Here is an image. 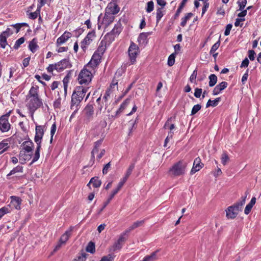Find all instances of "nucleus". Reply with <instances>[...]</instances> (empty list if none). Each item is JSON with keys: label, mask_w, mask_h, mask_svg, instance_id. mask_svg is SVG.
<instances>
[{"label": "nucleus", "mask_w": 261, "mask_h": 261, "mask_svg": "<svg viewBox=\"0 0 261 261\" xmlns=\"http://www.w3.org/2000/svg\"><path fill=\"white\" fill-rule=\"evenodd\" d=\"M197 72L196 70H194L191 75L189 80L191 83H193L196 79Z\"/></svg>", "instance_id": "obj_60"}, {"label": "nucleus", "mask_w": 261, "mask_h": 261, "mask_svg": "<svg viewBox=\"0 0 261 261\" xmlns=\"http://www.w3.org/2000/svg\"><path fill=\"white\" fill-rule=\"evenodd\" d=\"M56 66V70L60 72L64 69L71 67V65L68 60L63 59L60 62L55 63Z\"/></svg>", "instance_id": "obj_15"}, {"label": "nucleus", "mask_w": 261, "mask_h": 261, "mask_svg": "<svg viewBox=\"0 0 261 261\" xmlns=\"http://www.w3.org/2000/svg\"><path fill=\"white\" fill-rule=\"evenodd\" d=\"M221 162L223 165H226L229 160V156L226 152H223L221 156Z\"/></svg>", "instance_id": "obj_41"}, {"label": "nucleus", "mask_w": 261, "mask_h": 261, "mask_svg": "<svg viewBox=\"0 0 261 261\" xmlns=\"http://www.w3.org/2000/svg\"><path fill=\"white\" fill-rule=\"evenodd\" d=\"M46 69L48 72L52 73L54 70H56V64H49Z\"/></svg>", "instance_id": "obj_62"}, {"label": "nucleus", "mask_w": 261, "mask_h": 261, "mask_svg": "<svg viewBox=\"0 0 261 261\" xmlns=\"http://www.w3.org/2000/svg\"><path fill=\"white\" fill-rule=\"evenodd\" d=\"M106 49V43L103 40H102L100 42V44H99L97 50L94 53H97V54L102 56V55L105 51Z\"/></svg>", "instance_id": "obj_30"}, {"label": "nucleus", "mask_w": 261, "mask_h": 261, "mask_svg": "<svg viewBox=\"0 0 261 261\" xmlns=\"http://www.w3.org/2000/svg\"><path fill=\"white\" fill-rule=\"evenodd\" d=\"M122 31V24L120 21H118L115 25L113 30L110 32L106 34L105 36L106 39L109 40V41L111 42L114 40L115 37L118 36Z\"/></svg>", "instance_id": "obj_8"}, {"label": "nucleus", "mask_w": 261, "mask_h": 261, "mask_svg": "<svg viewBox=\"0 0 261 261\" xmlns=\"http://www.w3.org/2000/svg\"><path fill=\"white\" fill-rule=\"evenodd\" d=\"M154 8V4L152 1L148 2L147 3V7L146 9V11L147 13H150L153 10Z\"/></svg>", "instance_id": "obj_47"}, {"label": "nucleus", "mask_w": 261, "mask_h": 261, "mask_svg": "<svg viewBox=\"0 0 261 261\" xmlns=\"http://www.w3.org/2000/svg\"><path fill=\"white\" fill-rule=\"evenodd\" d=\"M150 33H141L140 34L138 38V41L140 45H145L147 43V37L150 35Z\"/></svg>", "instance_id": "obj_24"}, {"label": "nucleus", "mask_w": 261, "mask_h": 261, "mask_svg": "<svg viewBox=\"0 0 261 261\" xmlns=\"http://www.w3.org/2000/svg\"><path fill=\"white\" fill-rule=\"evenodd\" d=\"M61 98L59 96L54 102L53 103L54 107L55 109H60L61 107Z\"/></svg>", "instance_id": "obj_52"}, {"label": "nucleus", "mask_w": 261, "mask_h": 261, "mask_svg": "<svg viewBox=\"0 0 261 261\" xmlns=\"http://www.w3.org/2000/svg\"><path fill=\"white\" fill-rule=\"evenodd\" d=\"M232 25L230 23L226 25L225 31L224 32L225 36H228L229 35L231 29H232Z\"/></svg>", "instance_id": "obj_59"}, {"label": "nucleus", "mask_w": 261, "mask_h": 261, "mask_svg": "<svg viewBox=\"0 0 261 261\" xmlns=\"http://www.w3.org/2000/svg\"><path fill=\"white\" fill-rule=\"evenodd\" d=\"M139 53V47L134 42H131L128 49L130 65L134 64L136 62V58Z\"/></svg>", "instance_id": "obj_7"}, {"label": "nucleus", "mask_w": 261, "mask_h": 261, "mask_svg": "<svg viewBox=\"0 0 261 261\" xmlns=\"http://www.w3.org/2000/svg\"><path fill=\"white\" fill-rule=\"evenodd\" d=\"M32 156V153H28L23 151H20L19 154V159L20 161H23L22 163H25L26 161L30 160Z\"/></svg>", "instance_id": "obj_25"}, {"label": "nucleus", "mask_w": 261, "mask_h": 261, "mask_svg": "<svg viewBox=\"0 0 261 261\" xmlns=\"http://www.w3.org/2000/svg\"><path fill=\"white\" fill-rule=\"evenodd\" d=\"M202 90L201 88H196L195 89L194 96L196 98H199L202 94Z\"/></svg>", "instance_id": "obj_55"}, {"label": "nucleus", "mask_w": 261, "mask_h": 261, "mask_svg": "<svg viewBox=\"0 0 261 261\" xmlns=\"http://www.w3.org/2000/svg\"><path fill=\"white\" fill-rule=\"evenodd\" d=\"M120 11V8L118 5V0H112L110 2L105 10V12L114 16Z\"/></svg>", "instance_id": "obj_10"}, {"label": "nucleus", "mask_w": 261, "mask_h": 261, "mask_svg": "<svg viewBox=\"0 0 261 261\" xmlns=\"http://www.w3.org/2000/svg\"><path fill=\"white\" fill-rule=\"evenodd\" d=\"M126 239V232H123L120 234L118 240L109 248V251L110 252H114L120 250Z\"/></svg>", "instance_id": "obj_6"}, {"label": "nucleus", "mask_w": 261, "mask_h": 261, "mask_svg": "<svg viewBox=\"0 0 261 261\" xmlns=\"http://www.w3.org/2000/svg\"><path fill=\"white\" fill-rule=\"evenodd\" d=\"M89 88L83 86H77L73 91L71 100L70 108L75 112H77L80 108V103L82 101L85 94Z\"/></svg>", "instance_id": "obj_2"}, {"label": "nucleus", "mask_w": 261, "mask_h": 261, "mask_svg": "<svg viewBox=\"0 0 261 261\" xmlns=\"http://www.w3.org/2000/svg\"><path fill=\"white\" fill-rule=\"evenodd\" d=\"M9 147V143L8 141L3 140L0 142V154L3 153L4 152L6 151Z\"/></svg>", "instance_id": "obj_33"}, {"label": "nucleus", "mask_w": 261, "mask_h": 261, "mask_svg": "<svg viewBox=\"0 0 261 261\" xmlns=\"http://www.w3.org/2000/svg\"><path fill=\"white\" fill-rule=\"evenodd\" d=\"M226 216L227 219H233L238 216L239 212H241L238 207H236L234 204L227 207L225 210Z\"/></svg>", "instance_id": "obj_13"}, {"label": "nucleus", "mask_w": 261, "mask_h": 261, "mask_svg": "<svg viewBox=\"0 0 261 261\" xmlns=\"http://www.w3.org/2000/svg\"><path fill=\"white\" fill-rule=\"evenodd\" d=\"M11 111L3 115L0 118V130L3 132H7L10 128V124L8 121V118Z\"/></svg>", "instance_id": "obj_11"}, {"label": "nucleus", "mask_w": 261, "mask_h": 261, "mask_svg": "<svg viewBox=\"0 0 261 261\" xmlns=\"http://www.w3.org/2000/svg\"><path fill=\"white\" fill-rule=\"evenodd\" d=\"M84 116L86 119L89 121L93 117L94 114V108L92 105H87L84 110Z\"/></svg>", "instance_id": "obj_16"}, {"label": "nucleus", "mask_w": 261, "mask_h": 261, "mask_svg": "<svg viewBox=\"0 0 261 261\" xmlns=\"http://www.w3.org/2000/svg\"><path fill=\"white\" fill-rule=\"evenodd\" d=\"M110 168H111V163L109 162L108 164H107L106 165H105V166L103 167V169H102V173L103 174H106L108 173L109 170L110 169Z\"/></svg>", "instance_id": "obj_58"}, {"label": "nucleus", "mask_w": 261, "mask_h": 261, "mask_svg": "<svg viewBox=\"0 0 261 261\" xmlns=\"http://www.w3.org/2000/svg\"><path fill=\"white\" fill-rule=\"evenodd\" d=\"M23 168L22 166H17V167L13 168L10 173L7 175V176L13 175L17 172H22Z\"/></svg>", "instance_id": "obj_40"}, {"label": "nucleus", "mask_w": 261, "mask_h": 261, "mask_svg": "<svg viewBox=\"0 0 261 261\" xmlns=\"http://www.w3.org/2000/svg\"><path fill=\"white\" fill-rule=\"evenodd\" d=\"M159 250L152 252L150 255L145 256L141 261H156L158 259V253Z\"/></svg>", "instance_id": "obj_26"}, {"label": "nucleus", "mask_w": 261, "mask_h": 261, "mask_svg": "<svg viewBox=\"0 0 261 261\" xmlns=\"http://www.w3.org/2000/svg\"><path fill=\"white\" fill-rule=\"evenodd\" d=\"M203 166V164L201 163V160L198 157L195 159L192 168L191 170V174H193L196 172L199 171Z\"/></svg>", "instance_id": "obj_18"}, {"label": "nucleus", "mask_w": 261, "mask_h": 261, "mask_svg": "<svg viewBox=\"0 0 261 261\" xmlns=\"http://www.w3.org/2000/svg\"><path fill=\"white\" fill-rule=\"evenodd\" d=\"M11 199L10 205H8V206L10 207L11 206L17 210H20L21 199L19 197L12 196L11 197Z\"/></svg>", "instance_id": "obj_19"}, {"label": "nucleus", "mask_w": 261, "mask_h": 261, "mask_svg": "<svg viewBox=\"0 0 261 261\" xmlns=\"http://www.w3.org/2000/svg\"><path fill=\"white\" fill-rule=\"evenodd\" d=\"M29 48L32 53H35L38 48L37 41L35 38H34L29 43Z\"/></svg>", "instance_id": "obj_31"}, {"label": "nucleus", "mask_w": 261, "mask_h": 261, "mask_svg": "<svg viewBox=\"0 0 261 261\" xmlns=\"http://www.w3.org/2000/svg\"><path fill=\"white\" fill-rule=\"evenodd\" d=\"M95 37V33L94 31L89 32L85 38L81 42V48L83 50H85L88 46L92 42V40Z\"/></svg>", "instance_id": "obj_14"}, {"label": "nucleus", "mask_w": 261, "mask_h": 261, "mask_svg": "<svg viewBox=\"0 0 261 261\" xmlns=\"http://www.w3.org/2000/svg\"><path fill=\"white\" fill-rule=\"evenodd\" d=\"M24 42V39L23 37H21L18 39L14 45V48L15 49H17L19 47L21 44H22Z\"/></svg>", "instance_id": "obj_49"}, {"label": "nucleus", "mask_w": 261, "mask_h": 261, "mask_svg": "<svg viewBox=\"0 0 261 261\" xmlns=\"http://www.w3.org/2000/svg\"><path fill=\"white\" fill-rule=\"evenodd\" d=\"M249 63V60L248 58H246L242 62L240 67L241 68L243 67H248Z\"/></svg>", "instance_id": "obj_64"}, {"label": "nucleus", "mask_w": 261, "mask_h": 261, "mask_svg": "<svg viewBox=\"0 0 261 261\" xmlns=\"http://www.w3.org/2000/svg\"><path fill=\"white\" fill-rule=\"evenodd\" d=\"M86 250L88 252L94 253L95 251V244L92 242H90L86 247Z\"/></svg>", "instance_id": "obj_36"}, {"label": "nucleus", "mask_w": 261, "mask_h": 261, "mask_svg": "<svg viewBox=\"0 0 261 261\" xmlns=\"http://www.w3.org/2000/svg\"><path fill=\"white\" fill-rule=\"evenodd\" d=\"M256 202V198L253 197L251 199V201L249 202L248 204H247L245 208L244 213L246 215H248L251 211L253 206L255 204Z\"/></svg>", "instance_id": "obj_28"}, {"label": "nucleus", "mask_w": 261, "mask_h": 261, "mask_svg": "<svg viewBox=\"0 0 261 261\" xmlns=\"http://www.w3.org/2000/svg\"><path fill=\"white\" fill-rule=\"evenodd\" d=\"M164 13L162 8H158L156 10V23H158L162 17L163 16Z\"/></svg>", "instance_id": "obj_42"}, {"label": "nucleus", "mask_w": 261, "mask_h": 261, "mask_svg": "<svg viewBox=\"0 0 261 261\" xmlns=\"http://www.w3.org/2000/svg\"><path fill=\"white\" fill-rule=\"evenodd\" d=\"M246 201V197H243L242 198V200L237 203H235L234 205L238 207V209L241 211H242V206L245 204Z\"/></svg>", "instance_id": "obj_44"}, {"label": "nucleus", "mask_w": 261, "mask_h": 261, "mask_svg": "<svg viewBox=\"0 0 261 261\" xmlns=\"http://www.w3.org/2000/svg\"><path fill=\"white\" fill-rule=\"evenodd\" d=\"M98 151V149L96 148V147H94L91 151V158L90 162L92 163V164H93L94 163V154L95 153H97Z\"/></svg>", "instance_id": "obj_53"}, {"label": "nucleus", "mask_w": 261, "mask_h": 261, "mask_svg": "<svg viewBox=\"0 0 261 261\" xmlns=\"http://www.w3.org/2000/svg\"><path fill=\"white\" fill-rule=\"evenodd\" d=\"M193 16V14L192 13H188L186 14L185 16L183 18H182V19H181L180 25L182 27H185L187 21L189 20Z\"/></svg>", "instance_id": "obj_35"}, {"label": "nucleus", "mask_w": 261, "mask_h": 261, "mask_svg": "<svg viewBox=\"0 0 261 261\" xmlns=\"http://www.w3.org/2000/svg\"><path fill=\"white\" fill-rule=\"evenodd\" d=\"M39 12L40 11H38L37 9L35 12L30 13L29 15V18L32 19H36L37 17Z\"/></svg>", "instance_id": "obj_57"}, {"label": "nucleus", "mask_w": 261, "mask_h": 261, "mask_svg": "<svg viewBox=\"0 0 261 261\" xmlns=\"http://www.w3.org/2000/svg\"><path fill=\"white\" fill-rule=\"evenodd\" d=\"M208 79L210 80L209 86L213 87L217 83V76L214 74H212L209 76Z\"/></svg>", "instance_id": "obj_37"}, {"label": "nucleus", "mask_w": 261, "mask_h": 261, "mask_svg": "<svg viewBox=\"0 0 261 261\" xmlns=\"http://www.w3.org/2000/svg\"><path fill=\"white\" fill-rule=\"evenodd\" d=\"M7 37L6 35H4L3 34L0 35V45L3 48H5L7 44Z\"/></svg>", "instance_id": "obj_39"}, {"label": "nucleus", "mask_w": 261, "mask_h": 261, "mask_svg": "<svg viewBox=\"0 0 261 261\" xmlns=\"http://www.w3.org/2000/svg\"><path fill=\"white\" fill-rule=\"evenodd\" d=\"M28 108L38 109L43 106V101L39 95V87L38 86H32L29 90L27 96Z\"/></svg>", "instance_id": "obj_1"}, {"label": "nucleus", "mask_w": 261, "mask_h": 261, "mask_svg": "<svg viewBox=\"0 0 261 261\" xmlns=\"http://www.w3.org/2000/svg\"><path fill=\"white\" fill-rule=\"evenodd\" d=\"M95 71L85 66L80 72L77 81L80 85H88L92 81Z\"/></svg>", "instance_id": "obj_5"}, {"label": "nucleus", "mask_w": 261, "mask_h": 261, "mask_svg": "<svg viewBox=\"0 0 261 261\" xmlns=\"http://www.w3.org/2000/svg\"><path fill=\"white\" fill-rule=\"evenodd\" d=\"M220 100H221L220 97L216 98L214 100L209 99L206 104V108H208L211 106H212L213 107H216L218 105V103L220 101Z\"/></svg>", "instance_id": "obj_32"}, {"label": "nucleus", "mask_w": 261, "mask_h": 261, "mask_svg": "<svg viewBox=\"0 0 261 261\" xmlns=\"http://www.w3.org/2000/svg\"><path fill=\"white\" fill-rule=\"evenodd\" d=\"M20 151L27 152L28 153H32L34 148V143L31 141H25L20 145Z\"/></svg>", "instance_id": "obj_17"}, {"label": "nucleus", "mask_w": 261, "mask_h": 261, "mask_svg": "<svg viewBox=\"0 0 261 261\" xmlns=\"http://www.w3.org/2000/svg\"><path fill=\"white\" fill-rule=\"evenodd\" d=\"M228 86V83L226 82H222L217 85L213 91V94L217 95L219 94L222 91L225 89Z\"/></svg>", "instance_id": "obj_23"}, {"label": "nucleus", "mask_w": 261, "mask_h": 261, "mask_svg": "<svg viewBox=\"0 0 261 261\" xmlns=\"http://www.w3.org/2000/svg\"><path fill=\"white\" fill-rule=\"evenodd\" d=\"M119 191L118 189H117L116 188V189H114V190H113V191L112 192L111 194H110V195L109 196V198L108 199V200L109 201H111V200L114 198V197L115 196V195L116 194H117L118 193V192H119Z\"/></svg>", "instance_id": "obj_61"}, {"label": "nucleus", "mask_w": 261, "mask_h": 261, "mask_svg": "<svg viewBox=\"0 0 261 261\" xmlns=\"http://www.w3.org/2000/svg\"><path fill=\"white\" fill-rule=\"evenodd\" d=\"M187 167V162L183 160H180L174 163L169 168L168 173L172 177L182 176L186 173Z\"/></svg>", "instance_id": "obj_4"}, {"label": "nucleus", "mask_w": 261, "mask_h": 261, "mask_svg": "<svg viewBox=\"0 0 261 261\" xmlns=\"http://www.w3.org/2000/svg\"><path fill=\"white\" fill-rule=\"evenodd\" d=\"M100 14L98 18V29L100 30L102 25H103L105 28L108 27L110 24H111L115 19V16L109 13H107L105 12L104 17L102 19L101 22H99V19L100 17Z\"/></svg>", "instance_id": "obj_9"}, {"label": "nucleus", "mask_w": 261, "mask_h": 261, "mask_svg": "<svg viewBox=\"0 0 261 261\" xmlns=\"http://www.w3.org/2000/svg\"><path fill=\"white\" fill-rule=\"evenodd\" d=\"M248 57L251 61L255 59V53L253 50H249L248 51Z\"/></svg>", "instance_id": "obj_56"}, {"label": "nucleus", "mask_w": 261, "mask_h": 261, "mask_svg": "<svg viewBox=\"0 0 261 261\" xmlns=\"http://www.w3.org/2000/svg\"><path fill=\"white\" fill-rule=\"evenodd\" d=\"M10 212L11 210L10 206H4L0 208V219L4 215L9 213Z\"/></svg>", "instance_id": "obj_38"}, {"label": "nucleus", "mask_w": 261, "mask_h": 261, "mask_svg": "<svg viewBox=\"0 0 261 261\" xmlns=\"http://www.w3.org/2000/svg\"><path fill=\"white\" fill-rule=\"evenodd\" d=\"M113 93V90L111 89H108L106 93L103 96V99L105 101V109L106 110L108 105L110 103V102L112 101L111 95Z\"/></svg>", "instance_id": "obj_22"}, {"label": "nucleus", "mask_w": 261, "mask_h": 261, "mask_svg": "<svg viewBox=\"0 0 261 261\" xmlns=\"http://www.w3.org/2000/svg\"><path fill=\"white\" fill-rule=\"evenodd\" d=\"M72 36L71 33L65 31L60 37L57 39L56 44L57 46L61 45L66 42Z\"/></svg>", "instance_id": "obj_20"}, {"label": "nucleus", "mask_w": 261, "mask_h": 261, "mask_svg": "<svg viewBox=\"0 0 261 261\" xmlns=\"http://www.w3.org/2000/svg\"><path fill=\"white\" fill-rule=\"evenodd\" d=\"M87 254L83 252L81 255L77 256V259H74V261H85L87 259Z\"/></svg>", "instance_id": "obj_50"}, {"label": "nucleus", "mask_w": 261, "mask_h": 261, "mask_svg": "<svg viewBox=\"0 0 261 261\" xmlns=\"http://www.w3.org/2000/svg\"><path fill=\"white\" fill-rule=\"evenodd\" d=\"M56 129H57L56 124V123L54 122L53 124V125H51V129H50V136H51L50 140V143H51L52 141H53V136H54V135H55V134L56 133Z\"/></svg>", "instance_id": "obj_46"}, {"label": "nucleus", "mask_w": 261, "mask_h": 261, "mask_svg": "<svg viewBox=\"0 0 261 261\" xmlns=\"http://www.w3.org/2000/svg\"><path fill=\"white\" fill-rule=\"evenodd\" d=\"M143 223V221H138L135 222H134L128 228V229L126 230L124 232H126V234L127 233H129L130 231L132 230L137 228L139 226L142 224Z\"/></svg>", "instance_id": "obj_34"}, {"label": "nucleus", "mask_w": 261, "mask_h": 261, "mask_svg": "<svg viewBox=\"0 0 261 261\" xmlns=\"http://www.w3.org/2000/svg\"><path fill=\"white\" fill-rule=\"evenodd\" d=\"M114 257L109 254L108 255L103 256L99 261H113Z\"/></svg>", "instance_id": "obj_54"}, {"label": "nucleus", "mask_w": 261, "mask_h": 261, "mask_svg": "<svg viewBox=\"0 0 261 261\" xmlns=\"http://www.w3.org/2000/svg\"><path fill=\"white\" fill-rule=\"evenodd\" d=\"M220 45V41H218L216 43H215L210 50V54H214L219 48Z\"/></svg>", "instance_id": "obj_48"}, {"label": "nucleus", "mask_w": 261, "mask_h": 261, "mask_svg": "<svg viewBox=\"0 0 261 261\" xmlns=\"http://www.w3.org/2000/svg\"><path fill=\"white\" fill-rule=\"evenodd\" d=\"M201 108V106L199 104L194 105L192 109L191 115H194L197 113Z\"/></svg>", "instance_id": "obj_45"}, {"label": "nucleus", "mask_w": 261, "mask_h": 261, "mask_svg": "<svg viewBox=\"0 0 261 261\" xmlns=\"http://www.w3.org/2000/svg\"><path fill=\"white\" fill-rule=\"evenodd\" d=\"M238 4L239 6V10H243L247 4L246 0H239L238 2Z\"/></svg>", "instance_id": "obj_51"}, {"label": "nucleus", "mask_w": 261, "mask_h": 261, "mask_svg": "<svg viewBox=\"0 0 261 261\" xmlns=\"http://www.w3.org/2000/svg\"><path fill=\"white\" fill-rule=\"evenodd\" d=\"M130 100V98H126L120 105V108L116 112V116H118L120 113H121L126 108L127 105L129 104Z\"/></svg>", "instance_id": "obj_27"}, {"label": "nucleus", "mask_w": 261, "mask_h": 261, "mask_svg": "<svg viewBox=\"0 0 261 261\" xmlns=\"http://www.w3.org/2000/svg\"><path fill=\"white\" fill-rule=\"evenodd\" d=\"M73 229V227L70 226L64 234H63L60 238L59 241L61 242V243L64 244V245L68 241L70 236H71L72 232Z\"/></svg>", "instance_id": "obj_21"}, {"label": "nucleus", "mask_w": 261, "mask_h": 261, "mask_svg": "<svg viewBox=\"0 0 261 261\" xmlns=\"http://www.w3.org/2000/svg\"><path fill=\"white\" fill-rule=\"evenodd\" d=\"M175 53H173L169 56L168 59V65L172 66L175 63Z\"/></svg>", "instance_id": "obj_43"}, {"label": "nucleus", "mask_w": 261, "mask_h": 261, "mask_svg": "<svg viewBox=\"0 0 261 261\" xmlns=\"http://www.w3.org/2000/svg\"><path fill=\"white\" fill-rule=\"evenodd\" d=\"M245 20V18H237L236 19L235 22H234V25L235 27H238L240 26L242 27L243 24H240V22L241 21H244Z\"/></svg>", "instance_id": "obj_63"}, {"label": "nucleus", "mask_w": 261, "mask_h": 261, "mask_svg": "<svg viewBox=\"0 0 261 261\" xmlns=\"http://www.w3.org/2000/svg\"><path fill=\"white\" fill-rule=\"evenodd\" d=\"M36 134L34 138L35 142L37 144L35 154L33 157V160L31 164H33L38 160L40 157V150L41 148V144L42 138L44 135V126L42 125L36 126Z\"/></svg>", "instance_id": "obj_3"}, {"label": "nucleus", "mask_w": 261, "mask_h": 261, "mask_svg": "<svg viewBox=\"0 0 261 261\" xmlns=\"http://www.w3.org/2000/svg\"><path fill=\"white\" fill-rule=\"evenodd\" d=\"M101 56L97 53H94L90 61L85 66L95 71L101 62Z\"/></svg>", "instance_id": "obj_12"}, {"label": "nucleus", "mask_w": 261, "mask_h": 261, "mask_svg": "<svg viewBox=\"0 0 261 261\" xmlns=\"http://www.w3.org/2000/svg\"><path fill=\"white\" fill-rule=\"evenodd\" d=\"M90 184H92L93 187L94 188H99L101 184V181L100 180L98 179V177H93L91 178L90 181L87 184V186H89Z\"/></svg>", "instance_id": "obj_29"}]
</instances>
